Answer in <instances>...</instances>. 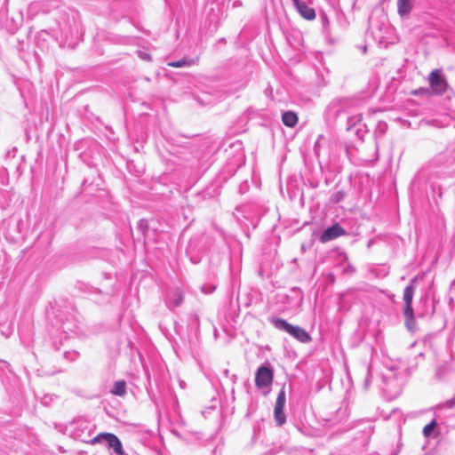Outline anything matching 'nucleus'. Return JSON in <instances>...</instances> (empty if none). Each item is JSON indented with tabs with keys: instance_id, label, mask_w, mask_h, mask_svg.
Wrapping results in <instances>:
<instances>
[{
	"instance_id": "nucleus-1",
	"label": "nucleus",
	"mask_w": 455,
	"mask_h": 455,
	"mask_svg": "<svg viewBox=\"0 0 455 455\" xmlns=\"http://www.w3.org/2000/svg\"><path fill=\"white\" fill-rule=\"evenodd\" d=\"M269 322L279 331H285L297 340L302 343H307L311 337L307 331L298 325H291L287 321L278 317H271Z\"/></svg>"
},
{
	"instance_id": "nucleus-2",
	"label": "nucleus",
	"mask_w": 455,
	"mask_h": 455,
	"mask_svg": "<svg viewBox=\"0 0 455 455\" xmlns=\"http://www.w3.org/2000/svg\"><path fill=\"white\" fill-rule=\"evenodd\" d=\"M428 82L434 94L442 95L448 89L447 80L440 69H435L429 74Z\"/></svg>"
},
{
	"instance_id": "nucleus-3",
	"label": "nucleus",
	"mask_w": 455,
	"mask_h": 455,
	"mask_svg": "<svg viewBox=\"0 0 455 455\" xmlns=\"http://www.w3.org/2000/svg\"><path fill=\"white\" fill-rule=\"evenodd\" d=\"M102 441H105L108 447L112 448L117 455H124V451L122 443L116 435L111 433H100L92 440V443L95 444Z\"/></svg>"
},
{
	"instance_id": "nucleus-4",
	"label": "nucleus",
	"mask_w": 455,
	"mask_h": 455,
	"mask_svg": "<svg viewBox=\"0 0 455 455\" xmlns=\"http://www.w3.org/2000/svg\"><path fill=\"white\" fill-rule=\"evenodd\" d=\"M274 378L273 371L270 367L261 365L258 368L255 374V385L258 388H267L272 384Z\"/></svg>"
},
{
	"instance_id": "nucleus-5",
	"label": "nucleus",
	"mask_w": 455,
	"mask_h": 455,
	"mask_svg": "<svg viewBox=\"0 0 455 455\" xmlns=\"http://www.w3.org/2000/svg\"><path fill=\"white\" fill-rule=\"evenodd\" d=\"M415 279L411 281V283L405 287L403 291V301L405 304L403 315L406 318V323L408 324L410 321L413 320V308H412V299L415 292V287L413 283Z\"/></svg>"
},
{
	"instance_id": "nucleus-6",
	"label": "nucleus",
	"mask_w": 455,
	"mask_h": 455,
	"mask_svg": "<svg viewBox=\"0 0 455 455\" xmlns=\"http://www.w3.org/2000/svg\"><path fill=\"white\" fill-rule=\"evenodd\" d=\"M285 401V391L283 388H282L277 395L274 408V417L278 426L283 425L286 421V416L283 411Z\"/></svg>"
},
{
	"instance_id": "nucleus-7",
	"label": "nucleus",
	"mask_w": 455,
	"mask_h": 455,
	"mask_svg": "<svg viewBox=\"0 0 455 455\" xmlns=\"http://www.w3.org/2000/svg\"><path fill=\"white\" fill-rule=\"evenodd\" d=\"M345 233V230L340 227V225L336 223L331 227H329L323 232V234L320 236V242L323 243L330 242L339 237Z\"/></svg>"
},
{
	"instance_id": "nucleus-8",
	"label": "nucleus",
	"mask_w": 455,
	"mask_h": 455,
	"mask_svg": "<svg viewBox=\"0 0 455 455\" xmlns=\"http://www.w3.org/2000/svg\"><path fill=\"white\" fill-rule=\"evenodd\" d=\"M298 12L307 20H313L315 18V12L313 8L302 0H291Z\"/></svg>"
},
{
	"instance_id": "nucleus-9",
	"label": "nucleus",
	"mask_w": 455,
	"mask_h": 455,
	"mask_svg": "<svg viewBox=\"0 0 455 455\" xmlns=\"http://www.w3.org/2000/svg\"><path fill=\"white\" fill-rule=\"evenodd\" d=\"M414 1L397 0V11L400 16H406L411 12Z\"/></svg>"
},
{
	"instance_id": "nucleus-10",
	"label": "nucleus",
	"mask_w": 455,
	"mask_h": 455,
	"mask_svg": "<svg viewBox=\"0 0 455 455\" xmlns=\"http://www.w3.org/2000/svg\"><path fill=\"white\" fill-rule=\"evenodd\" d=\"M282 121L287 127H294L298 123V116L292 111H286L282 115Z\"/></svg>"
},
{
	"instance_id": "nucleus-11",
	"label": "nucleus",
	"mask_w": 455,
	"mask_h": 455,
	"mask_svg": "<svg viewBox=\"0 0 455 455\" xmlns=\"http://www.w3.org/2000/svg\"><path fill=\"white\" fill-rule=\"evenodd\" d=\"M183 301V294L179 289L168 296V305L179 307Z\"/></svg>"
},
{
	"instance_id": "nucleus-12",
	"label": "nucleus",
	"mask_w": 455,
	"mask_h": 455,
	"mask_svg": "<svg viewBox=\"0 0 455 455\" xmlns=\"http://www.w3.org/2000/svg\"><path fill=\"white\" fill-rule=\"evenodd\" d=\"M111 393L122 396L126 393V383L124 380L115 382Z\"/></svg>"
},
{
	"instance_id": "nucleus-13",
	"label": "nucleus",
	"mask_w": 455,
	"mask_h": 455,
	"mask_svg": "<svg viewBox=\"0 0 455 455\" xmlns=\"http://www.w3.org/2000/svg\"><path fill=\"white\" fill-rule=\"evenodd\" d=\"M436 423L435 420H432L429 424L426 425L423 428V434L426 437H428L430 434L433 432Z\"/></svg>"
},
{
	"instance_id": "nucleus-14",
	"label": "nucleus",
	"mask_w": 455,
	"mask_h": 455,
	"mask_svg": "<svg viewBox=\"0 0 455 455\" xmlns=\"http://www.w3.org/2000/svg\"><path fill=\"white\" fill-rule=\"evenodd\" d=\"M168 65L170 67H173V68H181L186 65H189V62H188L186 60H177V61L169 62Z\"/></svg>"
},
{
	"instance_id": "nucleus-15",
	"label": "nucleus",
	"mask_w": 455,
	"mask_h": 455,
	"mask_svg": "<svg viewBox=\"0 0 455 455\" xmlns=\"http://www.w3.org/2000/svg\"><path fill=\"white\" fill-rule=\"evenodd\" d=\"M427 93H428V89H427V88H419L412 92V94L416 95V96L424 95V94H427Z\"/></svg>"
},
{
	"instance_id": "nucleus-16",
	"label": "nucleus",
	"mask_w": 455,
	"mask_h": 455,
	"mask_svg": "<svg viewBox=\"0 0 455 455\" xmlns=\"http://www.w3.org/2000/svg\"><path fill=\"white\" fill-rule=\"evenodd\" d=\"M455 405V398L444 402L441 406L443 408L451 409Z\"/></svg>"
},
{
	"instance_id": "nucleus-17",
	"label": "nucleus",
	"mask_w": 455,
	"mask_h": 455,
	"mask_svg": "<svg viewBox=\"0 0 455 455\" xmlns=\"http://www.w3.org/2000/svg\"><path fill=\"white\" fill-rule=\"evenodd\" d=\"M139 57L141 59V60H150L151 58H150V55L147 52H139Z\"/></svg>"
},
{
	"instance_id": "nucleus-18",
	"label": "nucleus",
	"mask_w": 455,
	"mask_h": 455,
	"mask_svg": "<svg viewBox=\"0 0 455 455\" xmlns=\"http://www.w3.org/2000/svg\"><path fill=\"white\" fill-rule=\"evenodd\" d=\"M323 23H328V20H327L326 16H324V17L323 18Z\"/></svg>"
},
{
	"instance_id": "nucleus-19",
	"label": "nucleus",
	"mask_w": 455,
	"mask_h": 455,
	"mask_svg": "<svg viewBox=\"0 0 455 455\" xmlns=\"http://www.w3.org/2000/svg\"><path fill=\"white\" fill-rule=\"evenodd\" d=\"M202 291L205 292V293L207 292V291H205L204 287H202Z\"/></svg>"
}]
</instances>
